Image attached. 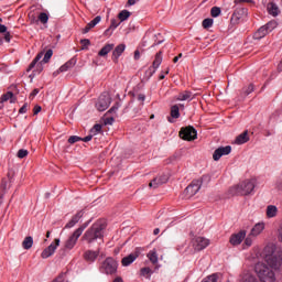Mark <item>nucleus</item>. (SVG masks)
Masks as SVG:
<instances>
[{
  "label": "nucleus",
  "mask_w": 282,
  "mask_h": 282,
  "mask_svg": "<svg viewBox=\"0 0 282 282\" xmlns=\"http://www.w3.org/2000/svg\"><path fill=\"white\" fill-rule=\"evenodd\" d=\"M203 28L205 30H208V28H213V19L207 18V19L203 20Z\"/></svg>",
  "instance_id": "nucleus-40"
},
{
  "label": "nucleus",
  "mask_w": 282,
  "mask_h": 282,
  "mask_svg": "<svg viewBox=\"0 0 282 282\" xmlns=\"http://www.w3.org/2000/svg\"><path fill=\"white\" fill-rule=\"evenodd\" d=\"M276 25H279L276 23V21L272 20L270 22H268L265 25H263L267 30V32L270 34V32H272L273 30H275Z\"/></svg>",
  "instance_id": "nucleus-35"
},
{
  "label": "nucleus",
  "mask_w": 282,
  "mask_h": 282,
  "mask_svg": "<svg viewBox=\"0 0 282 282\" xmlns=\"http://www.w3.org/2000/svg\"><path fill=\"white\" fill-rule=\"evenodd\" d=\"M279 215V208L274 205H268L267 206V217L268 219H272Z\"/></svg>",
  "instance_id": "nucleus-25"
},
{
  "label": "nucleus",
  "mask_w": 282,
  "mask_h": 282,
  "mask_svg": "<svg viewBox=\"0 0 282 282\" xmlns=\"http://www.w3.org/2000/svg\"><path fill=\"white\" fill-rule=\"evenodd\" d=\"M109 105H111V97L109 94L104 93L99 96L96 102V109L98 111H107V109H109Z\"/></svg>",
  "instance_id": "nucleus-9"
},
{
  "label": "nucleus",
  "mask_w": 282,
  "mask_h": 282,
  "mask_svg": "<svg viewBox=\"0 0 282 282\" xmlns=\"http://www.w3.org/2000/svg\"><path fill=\"white\" fill-rule=\"evenodd\" d=\"M129 17H131V12H129L128 10H122L118 14V19H119L120 23H122V21H127V19H129Z\"/></svg>",
  "instance_id": "nucleus-34"
},
{
  "label": "nucleus",
  "mask_w": 282,
  "mask_h": 282,
  "mask_svg": "<svg viewBox=\"0 0 282 282\" xmlns=\"http://www.w3.org/2000/svg\"><path fill=\"white\" fill-rule=\"evenodd\" d=\"M45 53L43 52H40L35 58L31 62V64L29 65V67L26 68V72H32L33 67H36V63H39L43 56H44Z\"/></svg>",
  "instance_id": "nucleus-32"
},
{
  "label": "nucleus",
  "mask_w": 282,
  "mask_h": 282,
  "mask_svg": "<svg viewBox=\"0 0 282 282\" xmlns=\"http://www.w3.org/2000/svg\"><path fill=\"white\" fill-rule=\"evenodd\" d=\"M124 50H127V45H124V44H119L116 46V48L112 52L113 63H118V58H120V56H122Z\"/></svg>",
  "instance_id": "nucleus-19"
},
{
  "label": "nucleus",
  "mask_w": 282,
  "mask_h": 282,
  "mask_svg": "<svg viewBox=\"0 0 282 282\" xmlns=\"http://www.w3.org/2000/svg\"><path fill=\"white\" fill-rule=\"evenodd\" d=\"M166 182H169V176L167 174H163L151 181L149 186L150 188H158L159 186H162V184H166Z\"/></svg>",
  "instance_id": "nucleus-16"
},
{
  "label": "nucleus",
  "mask_w": 282,
  "mask_h": 282,
  "mask_svg": "<svg viewBox=\"0 0 282 282\" xmlns=\"http://www.w3.org/2000/svg\"><path fill=\"white\" fill-rule=\"evenodd\" d=\"M100 254V251H94V250H87L84 253V259H86V261H89L90 263H94V261H96V259H98V256Z\"/></svg>",
  "instance_id": "nucleus-22"
},
{
  "label": "nucleus",
  "mask_w": 282,
  "mask_h": 282,
  "mask_svg": "<svg viewBox=\"0 0 282 282\" xmlns=\"http://www.w3.org/2000/svg\"><path fill=\"white\" fill-rule=\"evenodd\" d=\"M141 274L143 276H147L148 274H151V270L149 268H143L141 269Z\"/></svg>",
  "instance_id": "nucleus-57"
},
{
  "label": "nucleus",
  "mask_w": 282,
  "mask_h": 282,
  "mask_svg": "<svg viewBox=\"0 0 282 282\" xmlns=\"http://www.w3.org/2000/svg\"><path fill=\"white\" fill-rule=\"evenodd\" d=\"M208 246H210V240H208L207 238L196 237L193 240V248H194V250H197L198 252L208 248Z\"/></svg>",
  "instance_id": "nucleus-10"
},
{
  "label": "nucleus",
  "mask_w": 282,
  "mask_h": 282,
  "mask_svg": "<svg viewBox=\"0 0 282 282\" xmlns=\"http://www.w3.org/2000/svg\"><path fill=\"white\" fill-rule=\"evenodd\" d=\"M246 17H248V9L243 7H238L234 11L230 21L232 25H239V23H241V21H243Z\"/></svg>",
  "instance_id": "nucleus-8"
},
{
  "label": "nucleus",
  "mask_w": 282,
  "mask_h": 282,
  "mask_svg": "<svg viewBox=\"0 0 282 282\" xmlns=\"http://www.w3.org/2000/svg\"><path fill=\"white\" fill-rule=\"evenodd\" d=\"M219 14H221V9L219 7H213L210 10V15L217 18Z\"/></svg>",
  "instance_id": "nucleus-38"
},
{
  "label": "nucleus",
  "mask_w": 282,
  "mask_h": 282,
  "mask_svg": "<svg viewBox=\"0 0 282 282\" xmlns=\"http://www.w3.org/2000/svg\"><path fill=\"white\" fill-rule=\"evenodd\" d=\"M145 96L143 95V94H140V95H138V100L140 101V102H143L144 100H145Z\"/></svg>",
  "instance_id": "nucleus-62"
},
{
  "label": "nucleus",
  "mask_w": 282,
  "mask_h": 282,
  "mask_svg": "<svg viewBox=\"0 0 282 282\" xmlns=\"http://www.w3.org/2000/svg\"><path fill=\"white\" fill-rule=\"evenodd\" d=\"M268 30L264 26H261L260 29L257 30V32L253 34V39L256 40H261L264 36H268Z\"/></svg>",
  "instance_id": "nucleus-29"
},
{
  "label": "nucleus",
  "mask_w": 282,
  "mask_h": 282,
  "mask_svg": "<svg viewBox=\"0 0 282 282\" xmlns=\"http://www.w3.org/2000/svg\"><path fill=\"white\" fill-rule=\"evenodd\" d=\"M177 100H193V93L191 90H184L176 97Z\"/></svg>",
  "instance_id": "nucleus-28"
},
{
  "label": "nucleus",
  "mask_w": 282,
  "mask_h": 282,
  "mask_svg": "<svg viewBox=\"0 0 282 282\" xmlns=\"http://www.w3.org/2000/svg\"><path fill=\"white\" fill-rule=\"evenodd\" d=\"M221 276H223V274L219 272L213 273L210 275H207L205 279H203L202 282H219Z\"/></svg>",
  "instance_id": "nucleus-27"
},
{
  "label": "nucleus",
  "mask_w": 282,
  "mask_h": 282,
  "mask_svg": "<svg viewBox=\"0 0 282 282\" xmlns=\"http://www.w3.org/2000/svg\"><path fill=\"white\" fill-rule=\"evenodd\" d=\"M39 21H41L43 24L47 23V21H50V17L47 15V13L42 12L39 15Z\"/></svg>",
  "instance_id": "nucleus-42"
},
{
  "label": "nucleus",
  "mask_w": 282,
  "mask_h": 282,
  "mask_svg": "<svg viewBox=\"0 0 282 282\" xmlns=\"http://www.w3.org/2000/svg\"><path fill=\"white\" fill-rule=\"evenodd\" d=\"M249 140H250V137H248V131H245L236 138L235 143L236 144H246V142H248Z\"/></svg>",
  "instance_id": "nucleus-26"
},
{
  "label": "nucleus",
  "mask_w": 282,
  "mask_h": 282,
  "mask_svg": "<svg viewBox=\"0 0 282 282\" xmlns=\"http://www.w3.org/2000/svg\"><path fill=\"white\" fill-rule=\"evenodd\" d=\"M12 96H14V94H12V93H7V94H4L3 96H2V98H1V100H2V102H8V100H10V98H12Z\"/></svg>",
  "instance_id": "nucleus-50"
},
{
  "label": "nucleus",
  "mask_w": 282,
  "mask_h": 282,
  "mask_svg": "<svg viewBox=\"0 0 282 282\" xmlns=\"http://www.w3.org/2000/svg\"><path fill=\"white\" fill-rule=\"evenodd\" d=\"M113 121H115L113 117L107 118V119L105 120V124H113Z\"/></svg>",
  "instance_id": "nucleus-61"
},
{
  "label": "nucleus",
  "mask_w": 282,
  "mask_h": 282,
  "mask_svg": "<svg viewBox=\"0 0 282 282\" xmlns=\"http://www.w3.org/2000/svg\"><path fill=\"white\" fill-rule=\"evenodd\" d=\"M41 106L36 105L34 108H33V115L34 116H39V113H41Z\"/></svg>",
  "instance_id": "nucleus-55"
},
{
  "label": "nucleus",
  "mask_w": 282,
  "mask_h": 282,
  "mask_svg": "<svg viewBox=\"0 0 282 282\" xmlns=\"http://www.w3.org/2000/svg\"><path fill=\"white\" fill-rule=\"evenodd\" d=\"M242 91L245 93V96H250V94L254 91V86L250 84L248 87L243 88Z\"/></svg>",
  "instance_id": "nucleus-45"
},
{
  "label": "nucleus",
  "mask_w": 282,
  "mask_h": 282,
  "mask_svg": "<svg viewBox=\"0 0 282 282\" xmlns=\"http://www.w3.org/2000/svg\"><path fill=\"white\" fill-rule=\"evenodd\" d=\"M264 261L272 270H279L282 263V252L274 250V247L264 248Z\"/></svg>",
  "instance_id": "nucleus-2"
},
{
  "label": "nucleus",
  "mask_w": 282,
  "mask_h": 282,
  "mask_svg": "<svg viewBox=\"0 0 282 282\" xmlns=\"http://www.w3.org/2000/svg\"><path fill=\"white\" fill-rule=\"evenodd\" d=\"M87 226H89V223H85L82 226H79L75 232H79V237L83 235V232H85V228H87Z\"/></svg>",
  "instance_id": "nucleus-47"
},
{
  "label": "nucleus",
  "mask_w": 282,
  "mask_h": 282,
  "mask_svg": "<svg viewBox=\"0 0 282 282\" xmlns=\"http://www.w3.org/2000/svg\"><path fill=\"white\" fill-rule=\"evenodd\" d=\"M78 239H80V231H74L65 241L64 248L66 250H73L74 246L78 242Z\"/></svg>",
  "instance_id": "nucleus-14"
},
{
  "label": "nucleus",
  "mask_w": 282,
  "mask_h": 282,
  "mask_svg": "<svg viewBox=\"0 0 282 282\" xmlns=\"http://www.w3.org/2000/svg\"><path fill=\"white\" fill-rule=\"evenodd\" d=\"M66 274L65 273H61L56 279L53 280V282H67L65 280Z\"/></svg>",
  "instance_id": "nucleus-51"
},
{
  "label": "nucleus",
  "mask_w": 282,
  "mask_h": 282,
  "mask_svg": "<svg viewBox=\"0 0 282 282\" xmlns=\"http://www.w3.org/2000/svg\"><path fill=\"white\" fill-rule=\"evenodd\" d=\"M28 112V104H24L20 110H19V113H26Z\"/></svg>",
  "instance_id": "nucleus-59"
},
{
  "label": "nucleus",
  "mask_w": 282,
  "mask_h": 282,
  "mask_svg": "<svg viewBox=\"0 0 282 282\" xmlns=\"http://www.w3.org/2000/svg\"><path fill=\"white\" fill-rule=\"evenodd\" d=\"M91 138H94V135L89 134L85 138H82L80 142H91Z\"/></svg>",
  "instance_id": "nucleus-60"
},
{
  "label": "nucleus",
  "mask_w": 282,
  "mask_h": 282,
  "mask_svg": "<svg viewBox=\"0 0 282 282\" xmlns=\"http://www.w3.org/2000/svg\"><path fill=\"white\" fill-rule=\"evenodd\" d=\"M32 246H34V239L32 238V236L25 237L24 240L22 241V248L24 250H30Z\"/></svg>",
  "instance_id": "nucleus-31"
},
{
  "label": "nucleus",
  "mask_w": 282,
  "mask_h": 282,
  "mask_svg": "<svg viewBox=\"0 0 282 282\" xmlns=\"http://www.w3.org/2000/svg\"><path fill=\"white\" fill-rule=\"evenodd\" d=\"M39 91H41L39 88L33 89L29 98H31V100H34V97L39 94Z\"/></svg>",
  "instance_id": "nucleus-54"
},
{
  "label": "nucleus",
  "mask_w": 282,
  "mask_h": 282,
  "mask_svg": "<svg viewBox=\"0 0 282 282\" xmlns=\"http://www.w3.org/2000/svg\"><path fill=\"white\" fill-rule=\"evenodd\" d=\"M148 258L151 261V263H153V265H155V263H158V253L155 251H150L148 253Z\"/></svg>",
  "instance_id": "nucleus-37"
},
{
  "label": "nucleus",
  "mask_w": 282,
  "mask_h": 282,
  "mask_svg": "<svg viewBox=\"0 0 282 282\" xmlns=\"http://www.w3.org/2000/svg\"><path fill=\"white\" fill-rule=\"evenodd\" d=\"M85 215V213L83 210L77 212L72 219L65 225V228L69 229V228H74V226H76V224H78V221H80V219H83V216Z\"/></svg>",
  "instance_id": "nucleus-18"
},
{
  "label": "nucleus",
  "mask_w": 282,
  "mask_h": 282,
  "mask_svg": "<svg viewBox=\"0 0 282 282\" xmlns=\"http://www.w3.org/2000/svg\"><path fill=\"white\" fill-rule=\"evenodd\" d=\"M105 228H107V223H105V220H97L85 231L82 241L91 245L98 241V239H104Z\"/></svg>",
  "instance_id": "nucleus-1"
},
{
  "label": "nucleus",
  "mask_w": 282,
  "mask_h": 282,
  "mask_svg": "<svg viewBox=\"0 0 282 282\" xmlns=\"http://www.w3.org/2000/svg\"><path fill=\"white\" fill-rule=\"evenodd\" d=\"M111 34H113V29H111V26H109V28L104 32V36H111Z\"/></svg>",
  "instance_id": "nucleus-56"
},
{
  "label": "nucleus",
  "mask_w": 282,
  "mask_h": 282,
  "mask_svg": "<svg viewBox=\"0 0 282 282\" xmlns=\"http://www.w3.org/2000/svg\"><path fill=\"white\" fill-rule=\"evenodd\" d=\"M101 130H102V126L97 123L94 126V128L90 130V132L94 133V135H96V133H100Z\"/></svg>",
  "instance_id": "nucleus-49"
},
{
  "label": "nucleus",
  "mask_w": 282,
  "mask_h": 282,
  "mask_svg": "<svg viewBox=\"0 0 282 282\" xmlns=\"http://www.w3.org/2000/svg\"><path fill=\"white\" fill-rule=\"evenodd\" d=\"M138 257V252L130 253L129 256L122 258L121 265H123V268H128V265H131V263H133Z\"/></svg>",
  "instance_id": "nucleus-20"
},
{
  "label": "nucleus",
  "mask_w": 282,
  "mask_h": 282,
  "mask_svg": "<svg viewBox=\"0 0 282 282\" xmlns=\"http://www.w3.org/2000/svg\"><path fill=\"white\" fill-rule=\"evenodd\" d=\"M113 282H124V281H122V279H121L120 276H117V278L113 280Z\"/></svg>",
  "instance_id": "nucleus-64"
},
{
  "label": "nucleus",
  "mask_w": 282,
  "mask_h": 282,
  "mask_svg": "<svg viewBox=\"0 0 282 282\" xmlns=\"http://www.w3.org/2000/svg\"><path fill=\"white\" fill-rule=\"evenodd\" d=\"M199 188H202V181L194 180L183 192V196L185 199H191L194 195L199 193Z\"/></svg>",
  "instance_id": "nucleus-7"
},
{
  "label": "nucleus",
  "mask_w": 282,
  "mask_h": 282,
  "mask_svg": "<svg viewBox=\"0 0 282 282\" xmlns=\"http://www.w3.org/2000/svg\"><path fill=\"white\" fill-rule=\"evenodd\" d=\"M140 58V51L134 52V61H139Z\"/></svg>",
  "instance_id": "nucleus-63"
},
{
  "label": "nucleus",
  "mask_w": 282,
  "mask_h": 282,
  "mask_svg": "<svg viewBox=\"0 0 282 282\" xmlns=\"http://www.w3.org/2000/svg\"><path fill=\"white\" fill-rule=\"evenodd\" d=\"M117 109H120V102H116L108 111V113H116Z\"/></svg>",
  "instance_id": "nucleus-52"
},
{
  "label": "nucleus",
  "mask_w": 282,
  "mask_h": 282,
  "mask_svg": "<svg viewBox=\"0 0 282 282\" xmlns=\"http://www.w3.org/2000/svg\"><path fill=\"white\" fill-rule=\"evenodd\" d=\"M246 239V230H240L238 234L231 235L229 242L231 246H239Z\"/></svg>",
  "instance_id": "nucleus-15"
},
{
  "label": "nucleus",
  "mask_w": 282,
  "mask_h": 282,
  "mask_svg": "<svg viewBox=\"0 0 282 282\" xmlns=\"http://www.w3.org/2000/svg\"><path fill=\"white\" fill-rule=\"evenodd\" d=\"M80 140H83V138L78 135H72L68 138V144H76V142H80Z\"/></svg>",
  "instance_id": "nucleus-44"
},
{
  "label": "nucleus",
  "mask_w": 282,
  "mask_h": 282,
  "mask_svg": "<svg viewBox=\"0 0 282 282\" xmlns=\"http://www.w3.org/2000/svg\"><path fill=\"white\" fill-rule=\"evenodd\" d=\"M196 182H200V186L203 184H208V182H210V175L205 174L203 175L199 180H195Z\"/></svg>",
  "instance_id": "nucleus-39"
},
{
  "label": "nucleus",
  "mask_w": 282,
  "mask_h": 282,
  "mask_svg": "<svg viewBox=\"0 0 282 282\" xmlns=\"http://www.w3.org/2000/svg\"><path fill=\"white\" fill-rule=\"evenodd\" d=\"M55 243H51L47 248H45L42 251V259H50V257H52V254H54V252H56V248H58V246H61V239L56 238Z\"/></svg>",
  "instance_id": "nucleus-11"
},
{
  "label": "nucleus",
  "mask_w": 282,
  "mask_h": 282,
  "mask_svg": "<svg viewBox=\"0 0 282 282\" xmlns=\"http://www.w3.org/2000/svg\"><path fill=\"white\" fill-rule=\"evenodd\" d=\"M160 65H162V51L155 54V58L152 63V66L145 72L149 78H151V76L155 74V70L158 69V67H160Z\"/></svg>",
  "instance_id": "nucleus-12"
},
{
  "label": "nucleus",
  "mask_w": 282,
  "mask_h": 282,
  "mask_svg": "<svg viewBox=\"0 0 282 282\" xmlns=\"http://www.w3.org/2000/svg\"><path fill=\"white\" fill-rule=\"evenodd\" d=\"M0 34H4L6 43H10V41L12 40V35L10 34V32H8V26L1 23H0Z\"/></svg>",
  "instance_id": "nucleus-30"
},
{
  "label": "nucleus",
  "mask_w": 282,
  "mask_h": 282,
  "mask_svg": "<svg viewBox=\"0 0 282 282\" xmlns=\"http://www.w3.org/2000/svg\"><path fill=\"white\" fill-rule=\"evenodd\" d=\"M252 237H254V236H251L249 234V236L245 239L243 246H246V248H250V246H252V241H253Z\"/></svg>",
  "instance_id": "nucleus-46"
},
{
  "label": "nucleus",
  "mask_w": 282,
  "mask_h": 282,
  "mask_svg": "<svg viewBox=\"0 0 282 282\" xmlns=\"http://www.w3.org/2000/svg\"><path fill=\"white\" fill-rule=\"evenodd\" d=\"M232 147L230 145L220 147L214 151L213 160H215V162H218V160H221L223 155H230Z\"/></svg>",
  "instance_id": "nucleus-13"
},
{
  "label": "nucleus",
  "mask_w": 282,
  "mask_h": 282,
  "mask_svg": "<svg viewBox=\"0 0 282 282\" xmlns=\"http://www.w3.org/2000/svg\"><path fill=\"white\" fill-rule=\"evenodd\" d=\"M102 21V18L100 15H97L93 21H90L82 31V33L87 34L93 28H96L98 23Z\"/></svg>",
  "instance_id": "nucleus-21"
},
{
  "label": "nucleus",
  "mask_w": 282,
  "mask_h": 282,
  "mask_svg": "<svg viewBox=\"0 0 282 282\" xmlns=\"http://www.w3.org/2000/svg\"><path fill=\"white\" fill-rule=\"evenodd\" d=\"M115 45L113 44H106L100 51H99V56H107L111 50H113Z\"/></svg>",
  "instance_id": "nucleus-33"
},
{
  "label": "nucleus",
  "mask_w": 282,
  "mask_h": 282,
  "mask_svg": "<svg viewBox=\"0 0 282 282\" xmlns=\"http://www.w3.org/2000/svg\"><path fill=\"white\" fill-rule=\"evenodd\" d=\"M234 3L239 6V3H252V0H235Z\"/></svg>",
  "instance_id": "nucleus-58"
},
{
  "label": "nucleus",
  "mask_w": 282,
  "mask_h": 282,
  "mask_svg": "<svg viewBox=\"0 0 282 282\" xmlns=\"http://www.w3.org/2000/svg\"><path fill=\"white\" fill-rule=\"evenodd\" d=\"M254 272L258 275L260 282H276V275L274 274V271L264 262L256 263Z\"/></svg>",
  "instance_id": "nucleus-3"
},
{
  "label": "nucleus",
  "mask_w": 282,
  "mask_h": 282,
  "mask_svg": "<svg viewBox=\"0 0 282 282\" xmlns=\"http://www.w3.org/2000/svg\"><path fill=\"white\" fill-rule=\"evenodd\" d=\"M267 9L269 14H271V17H279V14H281V10L279 9V6H276V3L274 2H269L267 6Z\"/></svg>",
  "instance_id": "nucleus-23"
},
{
  "label": "nucleus",
  "mask_w": 282,
  "mask_h": 282,
  "mask_svg": "<svg viewBox=\"0 0 282 282\" xmlns=\"http://www.w3.org/2000/svg\"><path fill=\"white\" fill-rule=\"evenodd\" d=\"M99 272L101 274H116L118 272V261L111 257L106 258L99 265Z\"/></svg>",
  "instance_id": "nucleus-4"
},
{
  "label": "nucleus",
  "mask_w": 282,
  "mask_h": 282,
  "mask_svg": "<svg viewBox=\"0 0 282 282\" xmlns=\"http://www.w3.org/2000/svg\"><path fill=\"white\" fill-rule=\"evenodd\" d=\"M28 150H23V149H21V150H19L18 151V158L20 159V160H23V158H28Z\"/></svg>",
  "instance_id": "nucleus-48"
},
{
  "label": "nucleus",
  "mask_w": 282,
  "mask_h": 282,
  "mask_svg": "<svg viewBox=\"0 0 282 282\" xmlns=\"http://www.w3.org/2000/svg\"><path fill=\"white\" fill-rule=\"evenodd\" d=\"M82 50H88L91 45V41L88 39L80 40Z\"/></svg>",
  "instance_id": "nucleus-41"
},
{
  "label": "nucleus",
  "mask_w": 282,
  "mask_h": 282,
  "mask_svg": "<svg viewBox=\"0 0 282 282\" xmlns=\"http://www.w3.org/2000/svg\"><path fill=\"white\" fill-rule=\"evenodd\" d=\"M265 225L263 223H258L250 231L251 237H259L260 232H263Z\"/></svg>",
  "instance_id": "nucleus-24"
},
{
  "label": "nucleus",
  "mask_w": 282,
  "mask_h": 282,
  "mask_svg": "<svg viewBox=\"0 0 282 282\" xmlns=\"http://www.w3.org/2000/svg\"><path fill=\"white\" fill-rule=\"evenodd\" d=\"M231 191L234 195H250L254 191V180H246L234 186Z\"/></svg>",
  "instance_id": "nucleus-5"
},
{
  "label": "nucleus",
  "mask_w": 282,
  "mask_h": 282,
  "mask_svg": "<svg viewBox=\"0 0 282 282\" xmlns=\"http://www.w3.org/2000/svg\"><path fill=\"white\" fill-rule=\"evenodd\" d=\"M76 65V58L73 57L68 62H66L64 65H62L58 70L53 73V76H58V74L63 72H68V69H72Z\"/></svg>",
  "instance_id": "nucleus-17"
},
{
  "label": "nucleus",
  "mask_w": 282,
  "mask_h": 282,
  "mask_svg": "<svg viewBox=\"0 0 282 282\" xmlns=\"http://www.w3.org/2000/svg\"><path fill=\"white\" fill-rule=\"evenodd\" d=\"M118 25H120V21L116 20V19H112L111 20V24H110V28L116 30V28H118Z\"/></svg>",
  "instance_id": "nucleus-53"
},
{
  "label": "nucleus",
  "mask_w": 282,
  "mask_h": 282,
  "mask_svg": "<svg viewBox=\"0 0 282 282\" xmlns=\"http://www.w3.org/2000/svg\"><path fill=\"white\" fill-rule=\"evenodd\" d=\"M171 118H180V107L177 105L172 106L171 108Z\"/></svg>",
  "instance_id": "nucleus-36"
},
{
  "label": "nucleus",
  "mask_w": 282,
  "mask_h": 282,
  "mask_svg": "<svg viewBox=\"0 0 282 282\" xmlns=\"http://www.w3.org/2000/svg\"><path fill=\"white\" fill-rule=\"evenodd\" d=\"M53 54H54V51L52 50L46 51V53L44 54L43 63H50V58H52Z\"/></svg>",
  "instance_id": "nucleus-43"
},
{
  "label": "nucleus",
  "mask_w": 282,
  "mask_h": 282,
  "mask_svg": "<svg viewBox=\"0 0 282 282\" xmlns=\"http://www.w3.org/2000/svg\"><path fill=\"white\" fill-rule=\"evenodd\" d=\"M178 135L181 140L193 142V140H197V130H195L193 126H188V127L182 128Z\"/></svg>",
  "instance_id": "nucleus-6"
}]
</instances>
